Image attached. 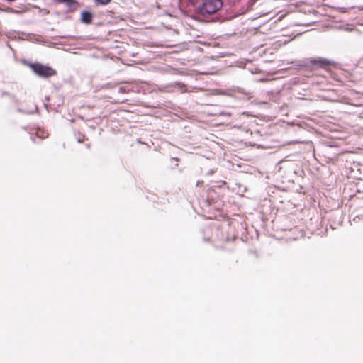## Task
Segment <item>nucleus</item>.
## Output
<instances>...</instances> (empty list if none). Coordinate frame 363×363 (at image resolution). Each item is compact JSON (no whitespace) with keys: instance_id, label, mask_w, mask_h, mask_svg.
<instances>
[{"instance_id":"nucleus-1","label":"nucleus","mask_w":363,"mask_h":363,"mask_svg":"<svg viewBox=\"0 0 363 363\" xmlns=\"http://www.w3.org/2000/svg\"><path fill=\"white\" fill-rule=\"evenodd\" d=\"M222 0H206L198 7V11L202 15H211L223 7Z\"/></svg>"},{"instance_id":"nucleus-2","label":"nucleus","mask_w":363,"mask_h":363,"mask_svg":"<svg viewBox=\"0 0 363 363\" xmlns=\"http://www.w3.org/2000/svg\"><path fill=\"white\" fill-rule=\"evenodd\" d=\"M28 66L35 74L40 77L48 78L57 74L56 70L52 67L41 63H28Z\"/></svg>"},{"instance_id":"nucleus-3","label":"nucleus","mask_w":363,"mask_h":363,"mask_svg":"<svg viewBox=\"0 0 363 363\" xmlns=\"http://www.w3.org/2000/svg\"><path fill=\"white\" fill-rule=\"evenodd\" d=\"M54 2L56 4H65L70 11L74 10L76 6L78 4L75 0H54Z\"/></svg>"},{"instance_id":"nucleus-4","label":"nucleus","mask_w":363,"mask_h":363,"mask_svg":"<svg viewBox=\"0 0 363 363\" xmlns=\"http://www.w3.org/2000/svg\"><path fill=\"white\" fill-rule=\"evenodd\" d=\"M93 15L89 11H83L82 13V21L84 23L89 24L91 23Z\"/></svg>"},{"instance_id":"nucleus-5","label":"nucleus","mask_w":363,"mask_h":363,"mask_svg":"<svg viewBox=\"0 0 363 363\" xmlns=\"http://www.w3.org/2000/svg\"><path fill=\"white\" fill-rule=\"evenodd\" d=\"M35 137L40 138L41 139H45L48 137V133L43 129H38L35 133V136H32V140L33 142H35Z\"/></svg>"},{"instance_id":"nucleus-6","label":"nucleus","mask_w":363,"mask_h":363,"mask_svg":"<svg viewBox=\"0 0 363 363\" xmlns=\"http://www.w3.org/2000/svg\"><path fill=\"white\" fill-rule=\"evenodd\" d=\"M314 63H318L320 67H325L330 65V62L326 59H319L318 60H315Z\"/></svg>"},{"instance_id":"nucleus-7","label":"nucleus","mask_w":363,"mask_h":363,"mask_svg":"<svg viewBox=\"0 0 363 363\" xmlns=\"http://www.w3.org/2000/svg\"><path fill=\"white\" fill-rule=\"evenodd\" d=\"M94 1L98 5L106 6L108 5L111 0H94Z\"/></svg>"},{"instance_id":"nucleus-8","label":"nucleus","mask_w":363,"mask_h":363,"mask_svg":"<svg viewBox=\"0 0 363 363\" xmlns=\"http://www.w3.org/2000/svg\"><path fill=\"white\" fill-rule=\"evenodd\" d=\"M332 77H333L334 79H335V80H337V81H338V82H342V80H341L340 79H339V78L337 77V74H335V73H333V74H332Z\"/></svg>"},{"instance_id":"nucleus-9","label":"nucleus","mask_w":363,"mask_h":363,"mask_svg":"<svg viewBox=\"0 0 363 363\" xmlns=\"http://www.w3.org/2000/svg\"><path fill=\"white\" fill-rule=\"evenodd\" d=\"M217 249H221V250H225V247H223V246H216V247Z\"/></svg>"}]
</instances>
